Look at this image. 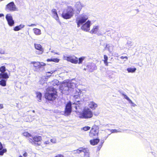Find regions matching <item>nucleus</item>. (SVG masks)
<instances>
[{
	"instance_id": "42",
	"label": "nucleus",
	"mask_w": 157,
	"mask_h": 157,
	"mask_svg": "<svg viewBox=\"0 0 157 157\" xmlns=\"http://www.w3.org/2000/svg\"><path fill=\"white\" fill-rule=\"evenodd\" d=\"M5 53L4 51L2 49H0V54H3Z\"/></svg>"
},
{
	"instance_id": "54",
	"label": "nucleus",
	"mask_w": 157,
	"mask_h": 157,
	"mask_svg": "<svg viewBox=\"0 0 157 157\" xmlns=\"http://www.w3.org/2000/svg\"><path fill=\"white\" fill-rule=\"evenodd\" d=\"M91 72H92L93 71V70H89Z\"/></svg>"
},
{
	"instance_id": "53",
	"label": "nucleus",
	"mask_w": 157,
	"mask_h": 157,
	"mask_svg": "<svg viewBox=\"0 0 157 157\" xmlns=\"http://www.w3.org/2000/svg\"><path fill=\"white\" fill-rule=\"evenodd\" d=\"M55 53V54H57V55H59V53H57H57Z\"/></svg>"
},
{
	"instance_id": "31",
	"label": "nucleus",
	"mask_w": 157,
	"mask_h": 157,
	"mask_svg": "<svg viewBox=\"0 0 157 157\" xmlns=\"http://www.w3.org/2000/svg\"><path fill=\"white\" fill-rule=\"evenodd\" d=\"M56 69L51 71H50L46 73V75L47 77H49L51 75L53 74L54 72L56 71Z\"/></svg>"
},
{
	"instance_id": "37",
	"label": "nucleus",
	"mask_w": 157,
	"mask_h": 157,
	"mask_svg": "<svg viewBox=\"0 0 157 157\" xmlns=\"http://www.w3.org/2000/svg\"><path fill=\"white\" fill-rule=\"evenodd\" d=\"M6 71V67L4 66H2L0 67V71L1 73L5 72Z\"/></svg>"
},
{
	"instance_id": "44",
	"label": "nucleus",
	"mask_w": 157,
	"mask_h": 157,
	"mask_svg": "<svg viewBox=\"0 0 157 157\" xmlns=\"http://www.w3.org/2000/svg\"><path fill=\"white\" fill-rule=\"evenodd\" d=\"M50 143V141L48 140L45 141H44V144H49Z\"/></svg>"
},
{
	"instance_id": "40",
	"label": "nucleus",
	"mask_w": 157,
	"mask_h": 157,
	"mask_svg": "<svg viewBox=\"0 0 157 157\" xmlns=\"http://www.w3.org/2000/svg\"><path fill=\"white\" fill-rule=\"evenodd\" d=\"M54 157H65L64 155L62 154H58L55 156Z\"/></svg>"
},
{
	"instance_id": "1",
	"label": "nucleus",
	"mask_w": 157,
	"mask_h": 157,
	"mask_svg": "<svg viewBox=\"0 0 157 157\" xmlns=\"http://www.w3.org/2000/svg\"><path fill=\"white\" fill-rule=\"evenodd\" d=\"M80 94L78 93V95H75L73 97L74 99H75V101L73 104L77 105L75 107L76 109V112L79 113L77 114L80 118L84 119L91 118L93 116V112L88 108L85 107L82 110V113H79L80 106H79L78 104L80 105L79 103V102H80V96L79 95Z\"/></svg>"
},
{
	"instance_id": "4",
	"label": "nucleus",
	"mask_w": 157,
	"mask_h": 157,
	"mask_svg": "<svg viewBox=\"0 0 157 157\" xmlns=\"http://www.w3.org/2000/svg\"><path fill=\"white\" fill-rule=\"evenodd\" d=\"M88 16L85 14H82L78 16L76 19V22L77 26L79 27L88 20Z\"/></svg>"
},
{
	"instance_id": "3",
	"label": "nucleus",
	"mask_w": 157,
	"mask_h": 157,
	"mask_svg": "<svg viewBox=\"0 0 157 157\" xmlns=\"http://www.w3.org/2000/svg\"><path fill=\"white\" fill-rule=\"evenodd\" d=\"M60 90H62L63 94H67V91H68L69 88H74L75 87V84L74 82H65L62 83L61 86H60Z\"/></svg>"
},
{
	"instance_id": "48",
	"label": "nucleus",
	"mask_w": 157,
	"mask_h": 157,
	"mask_svg": "<svg viewBox=\"0 0 157 157\" xmlns=\"http://www.w3.org/2000/svg\"><path fill=\"white\" fill-rule=\"evenodd\" d=\"M27 155L28 154L26 152L23 155V156L25 157H27Z\"/></svg>"
},
{
	"instance_id": "6",
	"label": "nucleus",
	"mask_w": 157,
	"mask_h": 157,
	"mask_svg": "<svg viewBox=\"0 0 157 157\" xmlns=\"http://www.w3.org/2000/svg\"><path fill=\"white\" fill-rule=\"evenodd\" d=\"M29 138L30 142L33 145L35 146L41 145V144L40 142L42 140V137L40 136H35Z\"/></svg>"
},
{
	"instance_id": "52",
	"label": "nucleus",
	"mask_w": 157,
	"mask_h": 157,
	"mask_svg": "<svg viewBox=\"0 0 157 157\" xmlns=\"http://www.w3.org/2000/svg\"><path fill=\"white\" fill-rule=\"evenodd\" d=\"M3 108V105L2 104H0V109H2Z\"/></svg>"
},
{
	"instance_id": "46",
	"label": "nucleus",
	"mask_w": 157,
	"mask_h": 157,
	"mask_svg": "<svg viewBox=\"0 0 157 157\" xmlns=\"http://www.w3.org/2000/svg\"><path fill=\"white\" fill-rule=\"evenodd\" d=\"M36 26V25L35 24H31V25H28V26H29V27H32V26Z\"/></svg>"
},
{
	"instance_id": "39",
	"label": "nucleus",
	"mask_w": 157,
	"mask_h": 157,
	"mask_svg": "<svg viewBox=\"0 0 157 157\" xmlns=\"http://www.w3.org/2000/svg\"><path fill=\"white\" fill-rule=\"evenodd\" d=\"M111 132L112 133H117L121 132L120 131L117 130L116 129L112 130Z\"/></svg>"
},
{
	"instance_id": "14",
	"label": "nucleus",
	"mask_w": 157,
	"mask_h": 157,
	"mask_svg": "<svg viewBox=\"0 0 157 157\" xmlns=\"http://www.w3.org/2000/svg\"><path fill=\"white\" fill-rule=\"evenodd\" d=\"M52 13L53 17L58 22H60V21L59 20V17L56 9H52Z\"/></svg>"
},
{
	"instance_id": "27",
	"label": "nucleus",
	"mask_w": 157,
	"mask_h": 157,
	"mask_svg": "<svg viewBox=\"0 0 157 157\" xmlns=\"http://www.w3.org/2000/svg\"><path fill=\"white\" fill-rule=\"evenodd\" d=\"M84 157H89V151L87 148H85L83 150Z\"/></svg>"
},
{
	"instance_id": "19",
	"label": "nucleus",
	"mask_w": 157,
	"mask_h": 157,
	"mask_svg": "<svg viewBox=\"0 0 157 157\" xmlns=\"http://www.w3.org/2000/svg\"><path fill=\"white\" fill-rule=\"evenodd\" d=\"M33 31L35 35L38 36L41 34V30L37 28L33 29Z\"/></svg>"
},
{
	"instance_id": "30",
	"label": "nucleus",
	"mask_w": 157,
	"mask_h": 157,
	"mask_svg": "<svg viewBox=\"0 0 157 157\" xmlns=\"http://www.w3.org/2000/svg\"><path fill=\"white\" fill-rule=\"evenodd\" d=\"M136 68H128L127 71L129 73H133L136 70Z\"/></svg>"
},
{
	"instance_id": "24",
	"label": "nucleus",
	"mask_w": 157,
	"mask_h": 157,
	"mask_svg": "<svg viewBox=\"0 0 157 157\" xmlns=\"http://www.w3.org/2000/svg\"><path fill=\"white\" fill-rule=\"evenodd\" d=\"M48 62H53L55 63H58L59 61V59L57 58H51V59H48L46 60Z\"/></svg>"
},
{
	"instance_id": "20",
	"label": "nucleus",
	"mask_w": 157,
	"mask_h": 157,
	"mask_svg": "<svg viewBox=\"0 0 157 157\" xmlns=\"http://www.w3.org/2000/svg\"><path fill=\"white\" fill-rule=\"evenodd\" d=\"M75 6L76 9L78 11L80 10L82 7V4L79 2H76Z\"/></svg>"
},
{
	"instance_id": "33",
	"label": "nucleus",
	"mask_w": 157,
	"mask_h": 157,
	"mask_svg": "<svg viewBox=\"0 0 157 157\" xmlns=\"http://www.w3.org/2000/svg\"><path fill=\"white\" fill-rule=\"evenodd\" d=\"M22 134L24 136L28 137L29 139V138H31L32 137V135L27 132H25L23 133Z\"/></svg>"
},
{
	"instance_id": "2",
	"label": "nucleus",
	"mask_w": 157,
	"mask_h": 157,
	"mask_svg": "<svg viewBox=\"0 0 157 157\" xmlns=\"http://www.w3.org/2000/svg\"><path fill=\"white\" fill-rule=\"evenodd\" d=\"M45 94L46 99L50 101H53L57 97V93L56 90L52 87L48 88Z\"/></svg>"
},
{
	"instance_id": "41",
	"label": "nucleus",
	"mask_w": 157,
	"mask_h": 157,
	"mask_svg": "<svg viewBox=\"0 0 157 157\" xmlns=\"http://www.w3.org/2000/svg\"><path fill=\"white\" fill-rule=\"evenodd\" d=\"M104 61H107L108 59V57L106 55H104Z\"/></svg>"
},
{
	"instance_id": "34",
	"label": "nucleus",
	"mask_w": 157,
	"mask_h": 157,
	"mask_svg": "<svg viewBox=\"0 0 157 157\" xmlns=\"http://www.w3.org/2000/svg\"><path fill=\"white\" fill-rule=\"evenodd\" d=\"M59 83V81L57 79H54L52 82V84L54 86L58 85Z\"/></svg>"
},
{
	"instance_id": "26",
	"label": "nucleus",
	"mask_w": 157,
	"mask_h": 157,
	"mask_svg": "<svg viewBox=\"0 0 157 157\" xmlns=\"http://www.w3.org/2000/svg\"><path fill=\"white\" fill-rule=\"evenodd\" d=\"M34 119V118L33 116H30L26 117L25 120L26 122H30L32 121Z\"/></svg>"
},
{
	"instance_id": "29",
	"label": "nucleus",
	"mask_w": 157,
	"mask_h": 157,
	"mask_svg": "<svg viewBox=\"0 0 157 157\" xmlns=\"http://www.w3.org/2000/svg\"><path fill=\"white\" fill-rule=\"evenodd\" d=\"M36 97L37 98V100L39 101H40L41 100L42 94L40 93H36Z\"/></svg>"
},
{
	"instance_id": "12",
	"label": "nucleus",
	"mask_w": 157,
	"mask_h": 157,
	"mask_svg": "<svg viewBox=\"0 0 157 157\" xmlns=\"http://www.w3.org/2000/svg\"><path fill=\"white\" fill-rule=\"evenodd\" d=\"M6 18L9 25L10 26H13L14 24V21L10 13L7 14L6 15Z\"/></svg>"
},
{
	"instance_id": "7",
	"label": "nucleus",
	"mask_w": 157,
	"mask_h": 157,
	"mask_svg": "<svg viewBox=\"0 0 157 157\" xmlns=\"http://www.w3.org/2000/svg\"><path fill=\"white\" fill-rule=\"evenodd\" d=\"M31 64L33 65V67L35 68V70L37 71H40L41 68H43L44 69L43 67L46 65L45 63L43 62L36 61H32L31 62Z\"/></svg>"
},
{
	"instance_id": "8",
	"label": "nucleus",
	"mask_w": 157,
	"mask_h": 157,
	"mask_svg": "<svg viewBox=\"0 0 157 157\" xmlns=\"http://www.w3.org/2000/svg\"><path fill=\"white\" fill-rule=\"evenodd\" d=\"M5 10L7 11L10 12L18 11V8L13 2L9 3L6 6Z\"/></svg>"
},
{
	"instance_id": "22",
	"label": "nucleus",
	"mask_w": 157,
	"mask_h": 157,
	"mask_svg": "<svg viewBox=\"0 0 157 157\" xmlns=\"http://www.w3.org/2000/svg\"><path fill=\"white\" fill-rule=\"evenodd\" d=\"M9 78V75L6 72L1 73L0 74V78Z\"/></svg>"
},
{
	"instance_id": "43",
	"label": "nucleus",
	"mask_w": 157,
	"mask_h": 157,
	"mask_svg": "<svg viewBox=\"0 0 157 157\" xmlns=\"http://www.w3.org/2000/svg\"><path fill=\"white\" fill-rule=\"evenodd\" d=\"M120 58L122 59H126V60H127L128 59V58L127 56H121Z\"/></svg>"
},
{
	"instance_id": "11",
	"label": "nucleus",
	"mask_w": 157,
	"mask_h": 157,
	"mask_svg": "<svg viewBox=\"0 0 157 157\" xmlns=\"http://www.w3.org/2000/svg\"><path fill=\"white\" fill-rule=\"evenodd\" d=\"M90 21L88 20L87 21L82 25L81 29L83 30L86 32L89 31L90 30Z\"/></svg>"
},
{
	"instance_id": "45",
	"label": "nucleus",
	"mask_w": 157,
	"mask_h": 157,
	"mask_svg": "<svg viewBox=\"0 0 157 157\" xmlns=\"http://www.w3.org/2000/svg\"><path fill=\"white\" fill-rule=\"evenodd\" d=\"M123 95L124 97V98L126 99H127V100L129 99V98L127 95H126L125 94H123Z\"/></svg>"
},
{
	"instance_id": "10",
	"label": "nucleus",
	"mask_w": 157,
	"mask_h": 157,
	"mask_svg": "<svg viewBox=\"0 0 157 157\" xmlns=\"http://www.w3.org/2000/svg\"><path fill=\"white\" fill-rule=\"evenodd\" d=\"M35 48L38 50L36 51V53L38 55L42 54L44 52V49L42 46L40 44L35 43L34 44Z\"/></svg>"
},
{
	"instance_id": "35",
	"label": "nucleus",
	"mask_w": 157,
	"mask_h": 157,
	"mask_svg": "<svg viewBox=\"0 0 157 157\" xmlns=\"http://www.w3.org/2000/svg\"><path fill=\"white\" fill-rule=\"evenodd\" d=\"M86 58V57L85 56H82L79 58L78 60L79 62H78V63L79 64L82 63V61L83 60Z\"/></svg>"
},
{
	"instance_id": "23",
	"label": "nucleus",
	"mask_w": 157,
	"mask_h": 157,
	"mask_svg": "<svg viewBox=\"0 0 157 157\" xmlns=\"http://www.w3.org/2000/svg\"><path fill=\"white\" fill-rule=\"evenodd\" d=\"M99 139H96L90 140V142L91 145H96L99 142Z\"/></svg>"
},
{
	"instance_id": "32",
	"label": "nucleus",
	"mask_w": 157,
	"mask_h": 157,
	"mask_svg": "<svg viewBox=\"0 0 157 157\" xmlns=\"http://www.w3.org/2000/svg\"><path fill=\"white\" fill-rule=\"evenodd\" d=\"M6 81L2 79L0 81V85L2 86H5L6 85Z\"/></svg>"
},
{
	"instance_id": "13",
	"label": "nucleus",
	"mask_w": 157,
	"mask_h": 157,
	"mask_svg": "<svg viewBox=\"0 0 157 157\" xmlns=\"http://www.w3.org/2000/svg\"><path fill=\"white\" fill-rule=\"evenodd\" d=\"M71 112V104L70 101L67 103L66 106L64 113L65 115H68Z\"/></svg>"
},
{
	"instance_id": "51",
	"label": "nucleus",
	"mask_w": 157,
	"mask_h": 157,
	"mask_svg": "<svg viewBox=\"0 0 157 157\" xmlns=\"http://www.w3.org/2000/svg\"><path fill=\"white\" fill-rule=\"evenodd\" d=\"M4 15L2 13H0V17H4Z\"/></svg>"
},
{
	"instance_id": "28",
	"label": "nucleus",
	"mask_w": 157,
	"mask_h": 157,
	"mask_svg": "<svg viewBox=\"0 0 157 157\" xmlns=\"http://www.w3.org/2000/svg\"><path fill=\"white\" fill-rule=\"evenodd\" d=\"M85 149V148H80L74 151V153H77L79 154L82 152H83V150Z\"/></svg>"
},
{
	"instance_id": "38",
	"label": "nucleus",
	"mask_w": 157,
	"mask_h": 157,
	"mask_svg": "<svg viewBox=\"0 0 157 157\" xmlns=\"http://www.w3.org/2000/svg\"><path fill=\"white\" fill-rule=\"evenodd\" d=\"M50 141L53 144H55L56 142V140L55 138H53L51 139Z\"/></svg>"
},
{
	"instance_id": "17",
	"label": "nucleus",
	"mask_w": 157,
	"mask_h": 157,
	"mask_svg": "<svg viewBox=\"0 0 157 157\" xmlns=\"http://www.w3.org/2000/svg\"><path fill=\"white\" fill-rule=\"evenodd\" d=\"M99 28V26L98 25H94L92 29L90 31V33H96L98 31Z\"/></svg>"
},
{
	"instance_id": "49",
	"label": "nucleus",
	"mask_w": 157,
	"mask_h": 157,
	"mask_svg": "<svg viewBox=\"0 0 157 157\" xmlns=\"http://www.w3.org/2000/svg\"><path fill=\"white\" fill-rule=\"evenodd\" d=\"M131 104L132 105V106L133 107H135L136 106V105L133 102Z\"/></svg>"
},
{
	"instance_id": "18",
	"label": "nucleus",
	"mask_w": 157,
	"mask_h": 157,
	"mask_svg": "<svg viewBox=\"0 0 157 157\" xmlns=\"http://www.w3.org/2000/svg\"><path fill=\"white\" fill-rule=\"evenodd\" d=\"M89 107L92 109H95L98 106V105L93 101H90L88 104Z\"/></svg>"
},
{
	"instance_id": "47",
	"label": "nucleus",
	"mask_w": 157,
	"mask_h": 157,
	"mask_svg": "<svg viewBox=\"0 0 157 157\" xmlns=\"http://www.w3.org/2000/svg\"><path fill=\"white\" fill-rule=\"evenodd\" d=\"M128 101L129 103L131 104L133 102L132 101L130 98H129V99L128 100Z\"/></svg>"
},
{
	"instance_id": "5",
	"label": "nucleus",
	"mask_w": 157,
	"mask_h": 157,
	"mask_svg": "<svg viewBox=\"0 0 157 157\" xmlns=\"http://www.w3.org/2000/svg\"><path fill=\"white\" fill-rule=\"evenodd\" d=\"M74 13V11L73 9L71 7H68L63 11L62 15L64 19H69L73 16Z\"/></svg>"
},
{
	"instance_id": "15",
	"label": "nucleus",
	"mask_w": 157,
	"mask_h": 157,
	"mask_svg": "<svg viewBox=\"0 0 157 157\" xmlns=\"http://www.w3.org/2000/svg\"><path fill=\"white\" fill-rule=\"evenodd\" d=\"M98 133V130L95 129L94 127H93L90 132L89 136L90 137H93L94 136H95Z\"/></svg>"
},
{
	"instance_id": "25",
	"label": "nucleus",
	"mask_w": 157,
	"mask_h": 157,
	"mask_svg": "<svg viewBox=\"0 0 157 157\" xmlns=\"http://www.w3.org/2000/svg\"><path fill=\"white\" fill-rule=\"evenodd\" d=\"M25 27V25L23 24H21L18 26H16L14 29L15 31H18Z\"/></svg>"
},
{
	"instance_id": "9",
	"label": "nucleus",
	"mask_w": 157,
	"mask_h": 157,
	"mask_svg": "<svg viewBox=\"0 0 157 157\" xmlns=\"http://www.w3.org/2000/svg\"><path fill=\"white\" fill-rule=\"evenodd\" d=\"M63 59L74 64H77L78 63V58L74 55L67 56L63 55Z\"/></svg>"
},
{
	"instance_id": "50",
	"label": "nucleus",
	"mask_w": 157,
	"mask_h": 157,
	"mask_svg": "<svg viewBox=\"0 0 157 157\" xmlns=\"http://www.w3.org/2000/svg\"><path fill=\"white\" fill-rule=\"evenodd\" d=\"M104 63L105 64V65L106 66H108V62L107 61H104Z\"/></svg>"
},
{
	"instance_id": "16",
	"label": "nucleus",
	"mask_w": 157,
	"mask_h": 157,
	"mask_svg": "<svg viewBox=\"0 0 157 157\" xmlns=\"http://www.w3.org/2000/svg\"><path fill=\"white\" fill-rule=\"evenodd\" d=\"M113 46L111 44H107L105 47V49L108 50L110 53L113 52Z\"/></svg>"
},
{
	"instance_id": "55",
	"label": "nucleus",
	"mask_w": 157,
	"mask_h": 157,
	"mask_svg": "<svg viewBox=\"0 0 157 157\" xmlns=\"http://www.w3.org/2000/svg\"><path fill=\"white\" fill-rule=\"evenodd\" d=\"M33 113H35V111H34V110H33Z\"/></svg>"
},
{
	"instance_id": "21",
	"label": "nucleus",
	"mask_w": 157,
	"mask_h": 157,
	"mask_svg": "<svg viewBox=\"0 0 157 157\" xmlns=\"http://www.w3.org/2000/svg\"><path fill=\"white\" fill-rule=\"evenodd\" d=\"M3 146L2 144L0 142V155H2L6 151V149H2Z\"/></svg>"
},
{
	"instance_id": "36",
	"label": "nucleus",
	"mask_w": 157,
	"mask_h": 157,
	"mask_svg": "<svg viewBox=\"0 0 157 157\" xmlns=\"http://www.w3.org/2000/svg\"><path fill=\"white\" fill-rule=\"evenodd\" d=\"M90 127L88 126H86L81 128V130L85 131H86L90 130Z\"/></svg>"
}]
</instances>
